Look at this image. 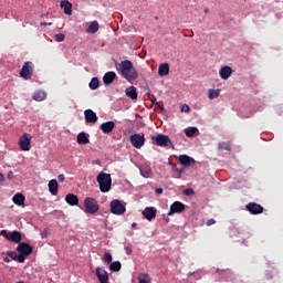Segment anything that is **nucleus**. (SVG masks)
<instances>
[{
    "label": "nucleus",
    "mask_w": 283,
    "mask_h": 283,
    "mask_svg": "<svg viewBox=\"0 0 283 283\" xmlns=\"http://www.w3.org/2000/svg\"><path fill=\"white\" fill-rule=\"evenodd\" d=\"M30 140H32V137L28 133H24L20 137L19 145L22 151H30V149H32V146L30 145Z\"/></svg>",
    "instance_id": "obj_9"
},
{
    "label": "nucleus",
    "mask_w": 283,
    "mask_h": 283,
    "mask_svg": "<svg viewBox=\"0 0 283 283\" xmlns=\"http://www.w3.org/2000/svg\"><path fill=\"white\" fill-rule=\"evenodd\" d=\"M95 275L99 283H109V274L105 270V268H96Z\"/></svg>",
    "instance_id": "obj_11"
},
{
    "label": "nucleus",
    "mask_w": 283,
    "mask_h": 283,
    "mask_svg": "<svg viewBox=\"0 0 283 283\" xmlns=\"http://www.w3.org/2000/svg\"><path fill=\"white\" fill-rule=\"evenodd\" d=\"M178 174H184L185 172V169H180V170H177Z\"/></svg>",
    "instance_id": "obj_52"
},
{
    "label": "nucleus",
    "mask_w": 283,
    "mask_h": 283,
    "mask_svg": "<svg viewBox=\"0 0 283 283\" xmlns=\"http://www.w3.org/2000/svg\"><path fill=\"white\" fill-rule=\"evenodd\" d=\"M116 70L118 74L125 78V81H128V83H132V81H136V78H138V71H136L134 63L129 60L122 61L116 66Z\"/></svg>",
    "instance_id": "obj_1"
},
{
    "label": "nucleus",
    "mask_w": 283,
    "mask_h": 283,
    "mask_svg": "<svg viewBox=\"0 0 283 283\" xmlns=\"http://www.w3.org/2000/svg\"><path fill=\"white\" fill-rule=\"evenodd\" d=\"M114 127H116V123L111 120L102 123L99 129H102L103 134H112V132H114Z\"/></svg>",
    "instance_id": "obj_17"
},
{
    "label": "nucleus",
    "mask_w": 283,
    "mask_h": 283,
    "mask_svg": "<svg viewBox=\"0 0 283 283\" xmlns=\"http://www.w3.org/2000/svg\"><path fill=\"white\" fill-rule=\"evenodd\" d=\"M0 235H3V230L0 231Z\"/></svg>",
    "instance_id": "obj_55"
},
{
    "label": "nucleus",
    "mask_w": 283,
    "mask_h": 283,
    "mask_svg": "<svg viewBox=\"0 0 283 283\" xmlns=\"http://www.w3.org/2000/svg\"><path fill=\"white\" fill-rule=\"evenodd\" d=\"M142 213L146 220L151 222L156 218L157 210L154 207H146Z\"/></svg>",
    "instance_id": "obj_14"
},
{
    "label": "nucleus",
    "mask_w": 283,
    "mask_h": 283,
    "mask_svg": "<svg viewBox=\"0 0 283 283\" xmlns=\"http://www.w3.org/2000/svg\"><path fill=\"white\" fill-rule=\"evenodd\" d=\"M49 191L52 196H59V181L56 179L49 181Z\"/></svg>",
    "instance_id": "obj_20"
},
{
    "label": "nucleus",
    "mask_w": 283,
    "mask_h": 283,
    "mask_svg": "<svg viewBox=\"0 0 283 283\" xmlns=\"http://www.w3.org/2000/svg\"><path fill=\"white\" fill-rule=\"evenodd\" d=\"M101 209V206L98 205V201L92 197H87L84 200V211L85 213H90L91 216H94V213H98V210Z\"/></svg>",
    "instance_id": "obj_3"
},
{
    "label": "nucleus",
    "mask_w": 283,
    "mask_h": 283,
    "mask_svg": "<svg viewBox=\"0 0 283 283\" xmlns=\"http://www.w3.org/2000/svg\"><path fill=\"white\" fill-rule=\"evenodd\" d=\"M125 94L132 101H136L138 98V92L136 91L135 86H130L126 88Z\"/></svg>",
    "instance_id": "obj_23"
},
{
    "label": "nucleus",
    "mask_w": 283,
    "mask_h": 283,
    "mask_svg": "<svg viewBox=\"0 0 283 283\" xmlns=\"http://www.w3.org/2000/svg\"><path fill=\"white\" fill-rule=\"evenodd\" d=\"M247 211H249L252 216H260V213H264V207L256 202H250L245 206Z\"/></svg>",
    "instance_id": "obj_10"
},
{
    "label": "nucleus",
    "mask_w": 283,
    "mask_h": 283,
    "mask_svg": "<svg viewBox=\"0 0 283 283\" xmlns=\"http://www.w3.org/2000/svg\"><path fill=\"white\" fill-rule=\"evenodd\" d=\"M3 180H6V176H3V174L0 172V184L3 182Z\"/></svg>",
    "instance_id": "obj_47"
},
{
    "label": "nucleus",
    "mask_w": 283,
    "mask_h": 283,
    "mask_svg": "<svg viewBox=\"0 0 283 283\" xmlns=\"http://www.w3.org/2000/svg\"><path fill=\"white\" fill-rule=\"evenodd\" d=\"M211 224H216V219H209L207 221V227H211Z\"/></svg>",
    "instance_id": "obj_42"
},
{
    "label": "nucleus",
    "mask_w": 283,
    "mask_h": 283,
    "mask_svg": "<svg viewBox=\"0 0 283 283\" xmlns=\"http://www.w3.org/2000/svg\"><path fill=\"white\" fill-rule=\"evenodd\" d=\"M41 25H52V22H41Z\"/></svg>",
    "instance_id": "obj_51"
},
{
    "label": "nucleus",
    "mask_w": 283,
    "mask_h": 283,
    "mask_svg": "<svg viewBox=\"0 0 283 283\" xmlns=\"http://www.w3.org/2000/svg\"><path fill=\"white\" fill-rule=\"evenodd\" d=\"M156 106L158 107V109H161V112H165V107L160 105V103H156Z\"/></svg>",
    "instance_id": "obj_45"
},
{
    "label": "nucleus",
    "mask_w": 283,
    "mask_h": 283,
    "mask_svg": "<svg viewBox=\"0 0 283 283\" xmlns=\"http://www.w3.org/2000/svg\"><path fill=\"white\" fill-rule=\"evenodd\" d=\"M196 132H198V128H196V127H190V128H187V129L185 130V134H186V136H187L188 138H191V137H193V136L196 135Z\"/></svg>",
    "instance_id": "obj_35"
},
{
    "label": "nucleus",
    "mask_w": 283,
    "mask_h": 283,
    "mask_svg": "<svg viewBox=\"0 0 283 283\" xmlns=\"http://www.w3.org/2000/svg\"><path fill=\"white\" fill-rule=\"evenodd\" d=\"M190 111H191V108H190L189 105H187V104H185V105L181 107V112L188 113V112H190Z\"/></svg>",
    "instance_id": "obj_40"
},
{
    "label": "nucleus",
    "mask_w": 283,
    "mask_h": 283,
    "mask_svg": "<svg viewBox=\"0 0 283 283\" xmlns=\"http://www.w3.org/2000/svg\"><path fill=\"white\" fill-rule=\"evenodd\" d=\"M3 262H7V264L10 263V256H4Z\"/></svg>",
    "instance_id": "obj_50"
},
{
    "label": "nucleus",
    "mask_w": 283,
    "mask_h": 283,
    "mask_svg": "<svg viewBox=\"0 0 283 283\" xmlns=\"http://www.w3.org/2000/svg\"><path fill=\"white\" fill-rule=\"evenodd\" d=\"M59 182H65V175L61 174L57 176Z\"/></svg>",
    "instance_id": "obj_41"
},
{
    "label": "nucleus",
    "mask_w": 283,
    "mask_h": 283,
    "mask_svg": "<svg viewBox=\"0 0 283 283\" xmlns=\"http://www.w3.org/2000/svg\"><path fill=\"white\" fill-rule=\"evenodd\" d=\"M138 282L139 283H151V276L149 273H140L138 275Z\"/></svg>",
    "instance_id": "obj_31"
},
{
    "label": "nucleus",
    "mask_w": 283,
    "mask_h": 283,
    "mask_svg": "<svg viewBox=\"0 0 283 283\" xmlns=\"http://www.w3.org/2000/svg\"><path fill=\"white\" fill-rule=\"evenodd\" d=\"M130 144L135 149H140L145 145V134H133L130 136Z\"/></svg>",
    "instance_id": "obj_8"
},
{
    "label": "nucleus",
    "mask_w": 283,
    "mask_h": 283,
    "mask_svg": "<svg viewBox=\"0 0 283 283\" xmlns=\"http://www.w3.org/2000/svg\"><path fill=\"white\" fill-rule=\"evenodd\" d=\"M76 140L78 145L90 144V138L87 137V134H85V132L80 133L76 137Z\"/></svg>",
    "instance_id": "obj_26"
},
{
    "label": "nucleus",
    "mask_w": 283,
    "mask_h": 283,
    "mask_svg": "<svg viewBox=\"0 0 283 283\" xmlns=\"http://www.w3.org/2000/svg\"><path fill=\"white\" fill-rule=\"evenodd\" d=\"M153 140H155L156 145L158 147H167L169 143H171V139L167 135L159 134L156 137H153Z\"/></svg>",
    "instance_id": "obj_12"
},
{
    "label": "nucleus",
    "mask_w": 283,
    "mask_h": 283,
    "mask_svg": "<svg viewBox=\"0 0 283 283\" xmlns=\"http://www.w3.org/2000/svg\"><path fill=\"white\" fill-rule=\"evenodd\" d=\"M125 251H126L127 255H132V253L134 252V250H132V248H129V247H126Z\"/></svg>",
    "instance_id": "obj_43"
},
{
    "label": "nucleus",
    "mask_w": 283,
    "mask_h": 283,
    "mask_svg": "<svg viewBox=\"0 0 283 283\" xmlns=\"http://www.w3.org/2000/svg\"><path fill=\"white\" fill-rule=\"evenodd\" d=\"M163 191H164L163 188H156L155 189V193H158V195L163 193Z\"/></svg>",
    "instance_id": "obj_46"
},
{
    "label": "nucleus",
    "mask_w": 283,
    "mask_h": 283,
    "mask_svg": "<svg viewBox=\"0 0 283 283\" xmlns=\"http://www.w3.org/2000/svg\"><path fill=\"white\" fill-rule=\"evenodd\" d=\"M140 175L143 176V178H151L153 172H151V168L149 166H143L140 169Z\"/></svg>",
    "instance_id": "obj_29"
},
{
    "label": "nucleus",
    "mask_w": 283,
    "mask_h": 283,
    "mask_svg": "<svg viewBox=\"0 0 283 283\" xmlns=\"http://www.w3.org/2000/svg\"><path fill=\"white\" fill-rule=\"evenodd\" d=\"M111 213H113L114 216H123V213H125V211H127V208L125 207V205H123V202H120V200L118 199H114L113 201H111Z\"/></svg>",
    "instance_id": "obj_6"
},
{
    "label": "nucleus",
    "mask_w": 283,
    "mask_h": 283,
    "mask_svg": "<svg viewBox=\"0 0 283 283\" xmlns=\"http://www.w3.org/2000/svg\"><path fill=\"white\" fill-rule=\"evenodd\" d=\"M182 211H185V203L180 201H175L172 205H170L168 216H174L175 213H182Z\"/></svg>",
    "instance_id": "obj_13"
},
{
    "label": "nucleus",
    "mask_w": 283,
    "mask_h": 283,
    "mask_svg": "<svg viewBox=\"0 0 283 283\" xmlns=\"http://www.w3.org/2000/svg\"><path fill=\"white\" fill-rule=\"evenodd\" d=\"M231 74H233V69H231V66H223L219 71L220 78L223 81H229Z\"/></svg>",
    "instance_id": "obj_15"
},
{
    "label": "nucleus",
    "mask_w": 283,
    "mask_h": 283,
    "mask_svg": "<svg viewBox=\"0 0 283 283\" xmlns=\"http://www.w3.org/2000/svg\"><path fill=\"white\" fill-rule=\"evenodd\" d=\"M205 12H206V13L209 12V8H206V9H205Z\"/></svg>",
    "instance_id": "obj_54"
},
{
    "label": "nucleus",
    "mask_w": 283,
    "mask_h": 283,
    "mask_svg": "<svg viewBox=\"0 0 283 283\" xmlns=\"http://www.w3.org/2000/svg\"><path fill=\"white\" fill-rule=\"evenodd\" d=\"M99 83L98 77H93L88 84L90 90H98Z\"/></svg>",
    "instance_id": "obj_33"
},
{
    "label": "nucleus",
    "mask_w": 283,
    "mask_h": 283,
    "mask_svg": "<svg viewBox=\"0 0 283 283\" xmlns=\"http://www.w3.org/2000/svg\"><path fill=\"white\" fill-rule=\"evenodd\" d=\"M158 75L161 76V77L169 75V63H161V64H159Z\"/></svg>",
    "instance_id": "obj_24"
},
{
    "label": "nucleus",
    "mask_w": 283,
    "mask_h": 283,
    "mask_svg": "<svg viewBox=\"0 0 283 283\" xmlns=\"http://www.w3.org/2000/svg\"><path fill=\"white\" fill-rule=\"evenodd\" d=\"M116 81V72L114 71H108L104 74L103 76V83L104 85H112Z\"/></svg>",
    "instance_id": "obj_16"
},
{
    "label": "nucleus",
    "mask_w": 283,
    "mask_h": 283,
    "mask_svg": "<svg viewBox=\"0 0 283 283\" xmlns=\"http://www.w3.org/2000/svg\"><path fill=\"white\" fill-rule=\"evenodd\" d=\"M193 193H195V191L191 188H188V189L184 190L185 196H193Z\"/></svg>",
    "instance_id": "obj_39"
},
{
    "label": "nucleus",
    "mask_w": 283,
    "mask_h": 283,
    "mask_svg": "<svg viewBox=\"0 0 283 283\" xmlns=\"http://www.w3.org/2000/svg\"><path fill=\"white\" fill-rule=\"evenodd\" d=\"M32 74H34V63L25 62L20 71L21 78L30 81L32 78Z\"/></svg>",
    "instance_id": "obj_4"
},
{
    "label": "nucleus",
    "mask_w": 283,
    "mask_h": 283,
    "mask_svg": "<svg viewBox=\"0 0 283 283\" xmlns=\"http://www.w3.org/2000/svg\"><path fill=\"white\" fill-rule=\"evenodd\" d=\"M179 163L184 167H191V165H193V163H196V159L191 158L187 155H181V156H179Z\"/></svg>",
    "instance_id": "obj_18"
},
{
    "label": "nucleus",
    "mask_w": 283,
    "mask_h": 283,
    "mask_svg": "<svg viewBox=\"0 0 283 283\" xmlns=\"http://www.w3.org/2000/svg\"><path fill=\"white\" fill-rule=\"evenodd\" d=\"M2 235L8 240V242H13L14 244H20L23 240L21 232L14 230L12 232L8 230H2Z\"/></svg>",
    "instance_id": "obj_7"
},
{
    "label": "nucleus",
    "mask_w": 283,
    "mask_h": 283,
    "mask_svg": "<svg viewBox=\"0 0 283 283\" xmlns=\"http://www.w3.org/2000/svg\"><path fill=\"white\" fill-rule=\"evenodd\" d=\"M65 202L71 207H76L78 205V196L74 193H69L65 196Z\"/></svg>",
    "instance_id": "obj_21"
},
{
    "label": "nucleus",
    "mask_w": 283,
    "mask_h": 283,
    "mask_svg": "<svg viewBox=\"0 0 283 283\" xmlns=\"http://www.w3.org/2000/svg\"><path fill=\"white\" fill-rule=\"evenodd\" d=\"M136 223H132V229H136Z\"/></svg>",
    "instance_id": "obj_53"
},
{
    "label": "nucleus",
    "mask_w": 283,
    "mask_h": 283,
    "mask_svg": "<svg viewBox=\"0 0 283 283\" xmlns=\"http://www.w3.org/2000/svg\"><path fill=\"white\" fill-rule=\"evenodd\" d=\"M149 99L151 101L153 105H156V103H158L155 95L149 96Z\"/></svg>",
    "instance_id": "obj_44"
},
{
    "label": "nucleus",
    "mask_w": 283,
    "mask_h": 283,
    "mask_svg": "<svg viewBox=\"0 0 283 283\" xmlns=\"http://www.w3.org/2000/svg\"><path fill=\"white\" fill-rule=\"evenodd\" d=\"M6 255L8 258H11V260H14L15 262H19L20 264H23V256H21L20 254H17V252L8 251L6 252Z\"/></svg>",
    "instance_id": "obj_27"
},
{
    "label": "nucleus",
    "mask_w": 283,
    "mask_h": 283,
    "mask_svg": "<svg viewBox=\"0 0 283 283\" xmlns=\"http://www.w3.org/2000/svg\"><path fill=\"white\" fill-rule=\"evenodd\" d=\"M45 98H48V94L44 91H38L33 94V101L41 103V101H45Z\"/></svg>",
    "instance_id": "obj_28"
},
{
    "label": "nucleus",
    "mask_w": 283,
    "mask_h": 283,
    "mask_svg": "<svg viewBox=\"0 0 283 283\" xmlns=\"http://www.w3.org/2000/svg\"><path fill=\"white\" fill-rule=\"evenodd\" d=\"M12 200L18 207H23V205H25V196H23V193H15Z\"/></svg>",
    "instance_id": "obj_25"
},
{
    "label": "nucleus",
    "mask_w": 283,
    "mask_h": 283,
    "mask_svg": "<svg viewBox=\"0 0 283 283\" xmlns=\"http://www.w3.org/2000/svg\"><path fill=\"white\" fill-rule=\"evenodd\" d=\"M220 96V90H209L208 98L213 101V98H218Z\"/></svg>",
    "instance_id": "obj_34"
},
{
    "label": "nucleus",
    "mask_w": 283,
    "mask_h": 283,
    "mask_svg": "<svg viewBox=\"0 0 283 283\" xmlns=\"http://www.w3.org/2000/svg\"><path fill=\"white\" fill-rule=\"evenodd\" d=\"M86 32L88 34H96V32H98V21L91 22V24L88 25Z\"/></svg>",
    "instance_id": "obj_30"
},
{
    "label": "nucleus",
    "mask_w": 283,
    "mask_h": 283,
    "mask_svg": "<svg viewBox=\"0 0 283 283\" xmlns=\"http://www.w3.org/2000/svg\"><path fill=\"white\" fill-rule=\"evenodd\" d=\"M42 238H48V230H44L42 233H41Z\"/></svg>",
    "instance_id": "obj_48"
},
{
    "label": "nucleus",
    "mask_w": 283,
    "mask_h": 283,
    "mask_svg": "<svg viewBox=\"0 0 283 283\" xmlns=\"http://www.w3.org/2000/svg\"><path fill=\"white\" fill-rule=\"evenodd\" d=\"M60 7L62 10H64V14L72 15V2L67 0H62L60 2Z\"/></svg>",
    "instance_id": "obj_22"
},
{
    "label": "nucleus",
    "mask_w": 283,
    "mask_h": 283,
    "mask_svg": "<svg viewBox=\"0 0 283 283\" xmlns=\"http://www.w3.org/2000/svg\"><path fill=\"white\" fill-rule=\"evenodd\" d=\"M15 251L19 253V255H21L22 262H25V258H28V255H31V253H32V251H34V249L32 248V245H30L25 242H20L18 244Z\"/></svg>",
    "instance_id": "obj_5"
},
{
    "label": "nucleus",
    "mask_w": 283,
    "mask_h": 283,
    "mask_svg": "<svg viewBox=\"0 0 283 283\" xmlns=\"http://www.w3.org/2000/svg\"><path fill=\"white\" fill-rule=\"evenodd\" d=\"M54 39L57 43H63V41H65V34L63 33L55 34Z\"/></svg>",
    "instance_id": "obj_37"
},
{
    "label": "nucleus",
    "mask_w": 283,
    "mask_h": 283,
    "mask_svg": "<svg viewBox=\"0 0 283 283\" xmlns=\"http://www.w3.org/2000/svg\"><path fill=\"white\" fill-rule=\"evenodd\" d=\"M13 176V172L12 171H9L8 175H7V178L10 180Z\"/></svg>",
    "instance_id": "obj_49"
},
{
    "label": "nucleus",
    "mask_w": 283,
    "mask_h": 283,
    "mask_svg": "<svg viewBox=\"0 0 283 283\" xmlns=\"http://www.w3.org/2000/svg\"><path fill=\"white\" fill-rule=\"evenodd\" d=\"M96 180L98 182L99 191H102V193H107L108 191H111V189H112V175L101 171L97 175Z\"/></svg>",
    "instance_id": "obj_2"
},
{
    "label": "nucleus",
    "mask_w": 283,
    "mask_h": 283,
    "mask_svg": "<svg viewBox=\"0 0 283 283\" xmlns=\"http://www.w3.org/2000/svg\"><path fill=\"white\" fill-rule=\"evenodd\" d=\"M103 261L106 262V264H111L112 254L109 252L104 253Z\"/></svg>",
    "instance_id": "obj_38"
},
{
    "label": "nucleus",
    "mask_w": 283,
    "mask_h": 283,
    "mask_svg": "<svg viewBox=\"0 0 283 283\" xmlns=\"http://www.w3.org/2000/svg\"><path fill=\"white\" fill-rule=\"evenodd\" d=\"M86 123H96L98 120V116L92 109H86L84 112Z\"/></svg>",
    "instance_id": "obj_19"
},
{
    "label": "nucleus",
    "mask_w": 283,
    "mask_h": 283,
    "mask_svg": "<svg viewBox=\"0 0 283 283\" xmlns=\"http://www.w3.org/2000/svg\"><path fill=\"white\" fill-rule=\"evenodd\" d=\"M218 148L223 149L224 151H231V146L226 142L219 143Z\"/></svg>",
    "instance_id": "obj_36"
},
{
    "label": "nucleus",
    "mask_w": 283,
    "mask_h": 283,
    "mask_svg": "<svg viewBox=\"0 0 283 283\" xmlns=\"http://www.w3.org/2000/svg\"><path fill=\"white\" fill-rule=\"evenodd\" d=\"M122 268L123 265L119 263V261H114L109 264V271H112V273L120 271Z\"/></svg>",
    "instance_id": "obj_32"
}]
</instances>
